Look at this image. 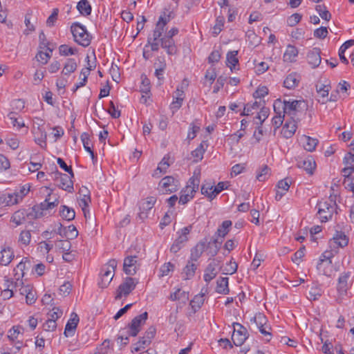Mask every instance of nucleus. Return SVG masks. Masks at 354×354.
<instances>
[{
    "instance_id": "nucleus-1",
    "label": "nucleus",
    "mask_w": 354,
    "mask_h": 354,
    "mask_svg": "<svg viewBox=\"0 0 354 354\" xmlns=\"http://www.w3.org/2000/svg\"><path fill=\"white\" fill-rule=\"evenodd\" d=\"M304 102L301 100H293L292 102L287 100H281L277 99L273 104V108L275 113L292 115L295 111L304 106Z\"/></svg>"
},
{
    "instance_id": "nucleus-2",
    "label": "nucleus",
    "mask_w": 354,
    "mask_h": 354,
    "mask_svg": "<svg viewBox=\"0 0 354 354\" xmlns=\"http://www.w3.org/2000/svg\"><path fill=\"white\" fill-rule=\"evenodd\" d=\"M200 171H194V176L189 178L187 186L181 191L179 203L185 205L189 201L197 192L200 183Z\"/></svg>"
},
{
    "instance_id": "nucleus-3",
    "label": "nucleus",
    "mask_w": 354,
    "mask_h": 354,
    "mask_svg": "<svg viewBox=\"0 0 354 354\" xmlns=\"http://www.w3.org/2000/svg\"><path fill=\"white\" fill-rule=\"evenodd\" d=\"M316 208L317 209L316 218L324 223L332 218L333 214L336 212L337 204L335 201L328 198L325 201H320Z\"/></svg>"
},
{
    "instance_id": "nucleus-4",
    "label": "nucleus",
    "mask_w": 354,
    "mask_h": 354,
    "mask_svg": "<svg viewBox=\"0 0 354 354\" xmlns=\"http://www.w3.org/2000/svg\"><path fill=\"white\" fill-rule=\"evenodd\" d=\"M71 30L76 43L84 47L89 46L91 36L84 26L79 23H74L71 27Z\"/></svg>"
},
{
    "instance_id": "nucleus-5",
    "label": "nucleus",
    "mask_w": 354,
    "mask_h": 354,
    "mask_svg": "<svg viewBox=\"0 0 354 354\" xmlns=\"http://www.w3.org/2000/svg\"><path fill=\"white\" fill-rule=\"evenodd\" d=\"M116 267V260L111 259L102 268L100 279L98 282V286L101 288H106L110 284L115 275Z\"/></svg>"
},
{
    "instance_id": "nucleus-6",
    "label": "nucleus",
    "mask_w": 354,
    "mask_h": 354,
    "mask_svg": "<svg viewBox=\"0 0 354 354\" xmlns=\"http://www.w3.org/2000/svg\"><path fill=\"white\" fill-rule=\"evenodd\" d=\"M138 281L132 277H126L116 290L115 299L127 297L136 288Z\"/></svg>"
},
{
    "instance_id": "nucleus-7",
    "label": "nucleus",
    "mask_w": 354,
    "mask_h": 354,
    "mask_svg": "<svg viewBox=\"0 0 354 354\" xmlns=\"http://www.w3.org/2000/svg\"><path fill=\"white\" fill-rule=\"evenodd\" d=\"M180 186L178 180L170 176L164 177L158 185L160 192L165 194L176 192Z\"/></svg>"
},
{
    "instance_id": "nucleus-8",
    "label": "nucleus",
    "mask_w": 354,
    "mask_h": 354,
    "mask_svg": "<svg viewBox=\"0 0 354 354\" xmlns=\"http://www.w3.org/2000/svg\"><path fill=\"white\" fill-rule=\"evenodd\" d=\"M330 254V252H324L317 262V269L323 275L330 276L333 272V263Z\"/></svg>"
},
{
    "instance_id": "nucleus-9",
    "label": "nucleus",
    "mask_w": 354,
    "mask_h": 354,
    "mask_svg": "<svg viewBox=\"0 0 354 354\" xmlns=\"http://www.w3.org/2000/svg\"><path fill=\"white\" fill-rule=\"evenodd\" d=\"M192 228V225H189L181 229L180 231L178 232V236L175 240L170 249L171 252L176 253L182 248L184 243L188 241L187 236L191 232Z\"/></svg>"
},
{
    "instance_id": "nucleus-10",
    "label": "nucleus",
    "mask_w": 354,
    "mask_h": 354,
    "mask_svg": "<svg viewBox=\"0 0 354 354\" xmlns=\"http://www.w3.org/2000/svg\"><path fill=\"white\" fill-rule=\"evenodd\" d=\"M171 12L169 14L164 12L159 17L158 21L156 23V28L152 34L154 40H158L161 37L165 31L166 25L171 21Z\"/></svg>"
},
{
    "instance_id": "nucleus-11",
    "label": "nucleus",
    "mask_w": 354,
    "mask_h": 354,
    "mask_svg": "<svg viewBox=\"0 0 354 354\" xmlns=\"http://www.w3.org/2000/svg\"><path fill=\"white\" fill-rule=\"evenodd\" d=\"M30 266V262L27 258H24L14 269V277L15 279V289L23 284L22 278L24 276V270Z\"/></svg>"
},
{
    "instance_id": "nucleus-12",
    "label": "nucleus",
    "mask_w": 354,
    "mask_h": 354,
    "mask_svg": "<svg viewBox=\"0 0 354 354\" xmlns=\"http://www.w3.org/2000/svg\"><path fill=\"white\" fill-rule=\"evenodd\" d=\"M147 317L148 314L147 312L135 317L129 324V335L133 337L136 336L140 332L141 327L145 324Z\"/></svg>"
},
{
    "instance_id": "nucleus-13",
    "label": "nucleus",
    "mask_w": 354,
    "mask_h": 354,
    "mask_svg": "<svg viewBox=\"0 0 354 354\" xmlns=\"http://www.w3.org/2000/svg\"><path fill=\"white\" fill-rule=\"evenodd\" d=\"M247 330L240 324L236 323L232 335V339L234 344L236 346H241L247 339Z\"/></svg>"
},
{
    "instance_id": "nucleus-14",
    "label": "nucleus",
    "mask_w": 354,
    "mask_h": 354,
    "mask_svg": "<svg viewBox=\"0 0 354 354\" xmlns=\"http://www.w3.org/2000/svg\"><path fill=\"white\" fill-rule=\"evenodd\" d=\"M156 201V198L155 197L149 196L140 202L138 216L141 220H145L148 217L149 214L153 207Z\"/></svg>"
},
{
    "instance_id": "nucleus-15",
    "label": "nucleus",
    "mask_w": 354,
    "mask_h": 354,
    "mask_svg": "<svg viewBox=\"0 0 354 354\" xmlns=\"http://www.w3.org/2000/svg\"><path fill=\"white\" fill-rule=\"evenodd\" d=\"M73 176L61 173H56L55 178L56 180L59 182V187L62 189L68 192H72L73 190V183L71 178Z\"/></svg>"
},
{
    "instance_id": "nucleus-16",
    "label": "nucleus",
    "mask_w": 354,
    "mask_h": 354,
    "mask_svg": "<svg viewBox=\"0 0 354 354\" xmlns=\"http://www.w3.org/2000/svg\"><path fill=\"white\" fill-rule=\"evenodd\" d=\"M139 263L136 256H129L124 259L123 264L124 272L128 275H134L139 268Z\"/></svg>"
},
{
    "instance_id": "nucleus-17",
    "label": "nucleus",
    "mask_w": 354,
    "mask_h": 354,
    "mask_svg": "<svg viewBox=\"0 0 354 354\" xmlns=\"http://www.w3.org/2000/svg\"><path fill=\"white\" fill-rule=\"evenodd\" d=\"M351 272H343L339 277L337 289L339 295H345L350 286Z\"/></svg>"
},
{
    "instance_id": "nucleus-18",
    "label": "nucleus",
    "mask_w": 354,
    "mask_h": 354,
    "mask_svg": "<svg viewBox=\"0 0 354 354\" xmlns=\"http://www.w3.org/2000/svg\"><path fill=\"white\" fill-rule=\"evenodd\" d=\"M291 183L292 180L289 178H286L278 182L275 196V199L277 201H280L282 198V197L288 191Z\"/></svg>"
},
{
    "instance_id": "nucleus-19",
    "label": "nucleus",
    "mask_w": 354,
    "mask_h": 354,
    "mask_svg": "<svg viewBox=\"0 0 354 354\" xmlns=\"http://www.w3.org/2000/svg\"><path fill=\"white\" fill-rule=\"evenodd\" d=\"M219 266V261L214 259L209 263L205 270L203 276L204 280L206 282H209L214 279L218 273L217 268Z\"/></svg>"
},
{
    "instance_id": "nucleus-20",
    "label": "nucleus",
    "mask_w": 354,
    "mask_h": 354,
    "mask_svg": "<svg viewBox=\"0 0 354 354\" xmlns=\"http://www.w3.org/2000/svg\"><path fill=\"white\" fill-rule=\"evenodd\" d=\"M80 319L78 315L73 313L71 315V317L68 321L64 330V335L66 337L73 336L75 333V330L77 328V326L79 323Z\"/></svg>"
},
{
    "instance_id": "nucleus-21",
    "label": "nucleus",
    "mask_w": 354,
    "mask_h": 354,
    "mask_svg": "<svg viewBox=\"0 0 354 354\" xmlns=\"http://www.w3.org/2000/svg\"><path fill=\"white\" fill-rule=\"evenodd\" d=\"M24 191H21V193H12V194H1L2 199L4 201V206H11L15 204H17L19 201L22 200L23 196L26 194H24Z\"/></svg>"
},
{
    "instance_id": "nucleus-22",
    "label": "nucleus",
    "mask_w": 354,
    "mask_h": 354,
    "mask_svg": "<svg viewBox=\"0 0 354 354\" xmlns=\"http://www.w3.org/2000/svg\"><path fill=\"white\" fill-rule=\"evenodd\" d=\"M207 249V240H202L199 241L191 251V259L192 261H196Z\"/></svg>"
},
{
    "instance_id": "nucleus-23",
    "label": "nucleus",
    "mask_w": 354,
    "mask_h": 354,
    "mask_svg": "<svg viewBox=\"0 0 354 354\" xmlns=\"http://www.w3.org/2000/svg\"><path fill=\"white\" fill-rule=\"evenodd\" d=\"M160 46L165 49L168 55H175L177 52V47L174 40L172 38H167L165 37H160Z\"/></svg>"
},
{
    "instance_id": "nucleus-24",
    "label": "nucleus",
    "mask_w": 354,
    "mask_h": 354,
    "mask_svg": "<svg viewBox=\"0 0 354 354\" xmlns=\"http://www.w3.org/2000/svg\"><path fill=\"white\" fill-rule=\"evenodd\" d=\"M14 257V252L11 248L4 247L0 251V264L8 266Z\"/></svg>"
},
{
    "instance_id": "nucleus-25",
    "label": "nucleus",
    "mask_w": 354,
    "mask_h": 354,
    "mask_svg": "<svg viewBox=\"0 0 354 354\" xmlns=\"http://www.w3.org/2000/svg\"><path fill=\"white\" fill-rule=\"evenodd\" d=\"M297 56V49L292 45H288L283 53V60L286 63H292L296 61Z\"/></svg>"
},
{
    "instance_id": "nucleus-26",
    "label": "nucleus",
    "mask_w": 354,
    "mask_h": 354,
    "mask_svg": "<svg viewBox=\"0 0 354 354\" xmlns=\"http://www.w3.org/2000/svg\"><path fill=\"white\" fill-rule=\"evenodd\" d=\"M170 166L169 157L165 156L159 162L157 169L152 176L155 178H160L162 174H165Z\"/></svg>"
},
{
    "instance_id": "nucleus-27",
    "label": "nucleus",
    "mask_w": 354,
    "mask_h": 354,
    "mask_svg": "<svg viewBox=\"0 0 354 354\" xmlns=\"http://www.w3.org/2000/svg\"><path fill=\"white\" fill-rule=\"evenodd\" d=\"M300 79V76L297 73H290L284 80L283 86L288 89H293L298 86Z\"/></svg>"
},
{
    "instance_id": "nucleus-28",
    "label": "nucleus",
    "mask_w": 354,
    "mask_h": 354,
    "mask_svg": "<svg viewBox=\"0 0 354 354\" xmlns=\"http://www.w3.org/2000/svg\"><path fill=\"white\" fill-rule=\"evenodd\" d=\"M296 129L297 126L295 120L286 121L281 129V134L283 137L288 138L293 136Z\"/></svg>"
},
{
    "instance_id": "nucleus-29",
    "label": "nucleus",
    "mask_w": 354,
    "mask_h": 354,
    "mask_svg": "<svg viewBox=\"0 0 354 354\" xmlns=\"http://www.w3.org/2000/svg\"><path fill=\"white\" fill-rule=\"evenodd\" d=\"M228 280V277H221L217 280L216 290L218 293L223 295L229 293Z\"/></svg>"
},
{
    "instance_id": "nucleus-30",
    "label": "nucleus",
    "mask_w": 354,
    "mask_h": 354,
    "mask_svg": "<svg viewBox=\"0 0 354 354\" xmlns=\"http://www.w3.org/2000/svg\"><path fill=\"white\" fill-rule=\"evenodd\" d=\"M77 68V64L74 59L69 58L67 59L62 73L64 75H69L71 73H74Z\"/></svg>"
},
{
    "instance_id": "nucleus-31",
    "label": "nucleus",
    "mask_w": 354,
    "mask_h": 354,
    "mask_svg": "<svg viewBox=\"0 0 354 354\" xmlns=\"http://www.w3.org/2000/svg\"><path fill=\"white\" fill-rule=\"evenodd\" d=\"M333 241L341 248L346 246L348 243V238L342 232L337 231L333 237Z\"/></svg>"
},
{
    "instance_id": "nucleus-32",
    "label": "nucleus",
    "mask_w": 354,
    "mask_h": 354,
    "mask_svg": "<svg viewBox=\"0 0 354 354\" xmlns=\"http://www.w3.org/2000/svg\"><path fill=\"white\" fill-rule=\"evenodd\" d=\"M54 247L57 250L60 252H66L70 250L71 245L68 240H59L57 238L55 239Z\"/></svg>"
},
{
    "instance_id": "nucleus-33",
    "label": "nucleus",
    "mask_w": 354,
    "mask_h": 354,
    "mask_svg": "<svg viewBox=\"0 0 354 354\" xmlns=\"http://www.w3.org/2000/svg\"><path fill=\"white\" fill-rule=\"evenodd\" d=\"M24 328L19 326H14L12 328H10L8 332V338L12 342H15L16 340H19V337L20 335H23Z\"/></svg>"
},
{
    "instance_id": "nucleus-34",
    "label": "nucleus",
    "mask_w": 354,
    "mask_h": 354,
    "mask_svg": "<svg viewBox=\"0 0 354 354\" xmlns=\"http://www.w3.org/2000/svg\"><path fill=\"white\" fill-rule=\"evenodd\" d=\"M169 299L172 301L181 300L183 303H185L189 299V296L185 291L177 288L174 292L171 293Z\"/></svg>"
},
{
    "instance_id": "nucleus-35",
    "label": "nucleus",
    "mask_w": 354,
    "mask_h": 354,
    "mask_svg": "<svg viewBox=\"0 0 354 354\" xmlns=\"http://www.w3.org/2000/svg\"><path fill=\"white\" fill-rule=\"evenodd\" d=\"M77 9L83 15H91L92 8L88 0H80L77 5Z\"/></svg>"
},
{
    "instance_id": "nucleus-36",
    "label": "nucleus",
    "mask_w": 354,
    "mask_h": 354,
    "mask_svg": "<svg viewBox=\"0 0 354 354\" xmlns=\"http://www.w3.org/2000/svg\"><path fill=\"white\" fill-rule=\"evenodd\" d=\"M315 10L318 12L322 19L328 21L331 19V14L329 12L324 3L316 5Z\"/></svg>"
},
{
    "instance_id": "nucleus-37",
    "label": "nucleus",
    "mask_w": 354,
    "mask_h": 354,
    "mask_svg": "<svg viewBox=\"0 0 354 354\" xmlns=\"http://www.w3.org/2000/svg\"><path fill=\"white\" fill-rule=\"evenodd\" d=\"M60 215L63 218L69 221L75 218V212L73 208H70L66 205H62L60 209Z\"/></svg>"
},
{
    "instance_id": "nucleus-38",
    "label": "nucleus",
    "mask_w": 354,
    "mask_h": 354,
    "mask_svg": "<svg viewBox=\"0 0 354 354\" xmlns=\"http://www.w3.org/2000/svg\"><path fill=\"white\" fill-rule=\"evenodd\" d=\"M26 215L24 210L16 211L12 216L10 221L14 223L16 226L20 225L25 222Z\"/></svg>"
},
{
    "instance_id": "nucleus-39",
    "label": "nucleus",
    "mask_w": 354,
    "mask_h": 354,
    "mask_svg": "<svg viewBox=\"0 0 354 354\" xmlns=\"http://www.w3.org/2000/svg\"><path fill=\"white\" fill-rule=\"evenodd\" d=\"M90 71L91 68H84L82 69L80 75V78L81 79V81L75 85V88L73 90L74 92H75L79 88L82 87L86 84L88 76L90 74Z\"/></svg>"
},
{
    "instance_id": "nucleus-40",
    "label": "nucleus",
    "mask_w": 354,
    "mask_h": 354,
    "mask_svg": "<svg viewBox=\"0 0 354 354\" xmlns=\"http://www.w3.org/2000/svg\"><path fill=\"white\" fill-rule=\"evenodd\" d=\"M81 140L85 150L91 154V158L93 160L95 158V156L93 151L91 149V142L89 135L87 133H83L81 135Z\"/></svg>"
},
{
    "instance_id": "nucleus-41",
    "label": "nucleus",
    "mask_w": 354,
    "mask_h": 354,
    "mask_svg": "<svg viewBox=\"0 0 354 354\" xmlns=\"http://www.w3.org/2000/svg\"><path fill=\"white\" fill-rule=\"evenodd\" d=\"M196 268H197L196 264H195L192 261L188 262V263L185 267L183 272V274H184V276H183L184 279H189L192 278L194 275Z\"/></svg>"
},
{
    "instance_id": "nucleus-42",
    "label": "nucleus",
    "mask_w": 354,
    "mask_h": 354,
    "mask_svg": "<svg viewBox=\"0 0 354 354\" xmlns=\"http://www.w3.org/2000/svg\"><path fill=\"white\" fill-rule=\"evenodd\" d=\"M297 166L303 169L307 174H310V161L308 156H298L297 158Z\"/></svg>"
},
{
    "instance_id": "nucleus-43",
    "label": "nucleus",
    "mask_w": 354,
    "mask_h": 354,
    "mask_svg": "<svg viewBox=\"0 0 354 354\" xmlns=\"http://www.w3.org/2000/svg\"><path fill=\"white\" fill-rule=\"evenodd\" d=\"M320 53L319 48H314L311 50V67L315 68L320 64L322 61Z\"/></svg>"
},
{
    "instance_id": "nucleus-44",
    "label": "nucleus",
    "mask_w": 354,
    "mask_h": 354,
    "mask_svg": "<svg viewBox=\"0 0 354 354\" xmlns=\"http://www.w3.org/2000/svg\"><path fill=\"white\" fill-rule=\"evenodd\" d=\"M237 55V50L230 51L227 54V65L231 70H232V67H235V66L239 63Z\"/></svg>"
},
{
    "instance_id": "nucleus-45",
    "label": "nucleus",
    "mask_w": 354,
    "mask_h": 354,
    "mask_svg": "<svg viewBox=\"0 0 354 354\" xmlns=\"http://www.w3.org/2000/svg\"><path fill=\"white\" fill-rule=\"evenodd\" d=\"M232 226V221L227 220L222 223L221 225L217 230L216 234L218 236L222 238L225 237L230 231V228Z\"/></svg>"
},
{
    "instance_id": "nucleus-46",
    "label": "nucleus",
    "mask_w": 354,
    "mask_h": 354,
    "mask_svg": "<svg viewBox=\"0 0 354 354\" xmlns=\"http://www.w3.org/2000/svg\"><path fill=\"white\" fill-rule=\"evenodd\" d=\"M51 53L52 49H50L49 47H47L46 51H39L36 55V58L37 61L41 62L42 64H46L51 57Z\"/></svg>"
},
{
    "instance_id": "nucleus-47",
    "label": "nucleus",
    "mask_w": 354,
    "mask_h": 354,
    "mask_svg": "<svg viewBox=\"0 0 354 354\" xmlns=\"http://www.w3.org/2000/svg\"><path fill=\"white\" fill-rule=\"evenodd\" d=\"M221 242H219L218 239H215L212 243L207 242V254L210 257H214L218 253L220 245Z\"/></svg>"
},
{
    "instance_id": "nucleus-48",
    "label": "nucleus",
    "mask_w": 354,
    "mask_h": 354,
    "mask_svg": "<svg viewBox=\"0 0 354 354\" xmlns=\"http://www.w3.org/2000/svg\"><path fill=\"white\" fill-rule=\"evenodd\" d=\"M261 106V102L255 101L252 104H247L245 105L243 112L241 113L242 115H249L250 114H253L254 110H257Z\"/></svg>"
},
{
    "instance_id": "nucleus-49",
    "label": "nucleus",
    "mask_w": 354,
    "mask_h": 354,
    "mask_svg": "<svg viewBox=\"0 0 354 354\" xmlns=\"http://www.w3.org/2000/svg\"><path fill=\"white\" fill-rule=\"evenodd\" d=\"M59 52L61 55L68 56L76 54L77 50L66 44H62L59 47Z\"/></svg>"
},
{
    "instance_id": "nucleus-50",
    "label": "nucleus",
    "mask_w": 354,
    "mask_h": 354,
    "mask_svg": "<svg viewBox=\"0 0 354 354\" xmlns=\"http://www.w3.org/2000/svg\"><path fill=\"white\" fill-rule=\"evenodd\" d=\"M251 322H253L255 324L257 328H259L260 327H263L268 324V321H267L266 316H264L261 313L257 314L251 319Z\"/></svg>"
},
{
    "instance_id": "nucleus-51",
    "label": "nucleus",
    "mask_w": 354,
    "mask_h": 354,
    "mask_svg": "<svg viewBox=\"0 0 354 354\" xmlns=\"http://www.w3.org/2000/svg\"><path fill=\"white\" fill-rule=\"evenodd\" d=\"M31 240V233L30 230H23L21 232L18 241L24 245L30 244Z\"/></svg>"
},
{
    "instance_id": "nucleus-52",
    "label": "nucleus",
    "mask_w": 354,
    "mask_h": 354,
    "mask_svg": "<svg viewBox=\"0 0 354 354\" xmlns=\"http://www.w3.org/2000/svg\"><path fill=\"white\" fill-rule=\"evenodd\" d=\"M91 202L90 196L86 194H84L82 197L79 200V205L81 207L84 212V216L86 217L87 207Z\"/></svg>"
},
{
    "instance_id": "nucleus-53",
    "label": "nucleus",
    "mask_w": 354,
    "mask_h": 354,
    "mask_svg": "<svg viewBox=\"0 0 354 354\" xmlns=\"http://www.w3.org/2000/svg\"><path fill=\"white\" fill-rule=\"evenodd\" d=\"M205 149L203 145L201 143L195 150L192 152V156L194 158V161L198 162L202 160Z\"/></svg>"
},
{
    "instance_id": "nucleus-54",
    "label": "nucleus",
    "mask_w": 354,
    "mask_h": 354,
    "mask_svg": "<svg viewBox=\"0 0 354 354\" xmlns=\"http://www.w3.org/2000/svg\"><path fill=\"white\" fill-rule=\"evenodd\" d=\"M54 247V241L48 240L41 241L39 243V248L41 251L45 253H48Z\"/></svg>"
},
{
    "instance_id": "nucleus-55",
    "label": "nucleus",
    "mask_w": 354,
    "mask_h": 354,
    "mask_svg": "<svg viewBox=\"0 0 354 354\" xmlns=\"http://www.w3.org/2000/svg\"><path fill=\"white\" fill-rule=\"evenodd\" d=\"M237 264L235 261H230L226 266L224 267L223 273L225 274H232L236 272L237 270Z\"/></svg>"
},
{
    "instance_id": "nucleus-56",
    "label": "nucleus",
    "mask_w": 354,
    "mask_h": 354,
    "mask_svg": "<svg viewBox=\"0 0 354 354\" xmlns=\"http://www.w3.org/2000/svg\"><path fill=\"white\" fill-rule=\"evenodd\" d=\"M345 167L350 168L354 171V155L351 153H347L343 160Z\"/></svg>"
},
{
    "instance_id": "nucleus-57",
    "label": "nucleus",
    "mask_w": 354,
    "mask_h": 354,
    "mask_svg": "<svg viewBox=\"0 0 354 354\" xmlns=\"http://www.w3.org/2000/svg\"><path fill=\"white\" fill-rule=\"evenodd\" d=\"M259 330L260 331V333L264 335L265 337V339L267 341V342H269L271 338H272V328L270 327V326L268 324L267 325L263 326V327H260L258 328Z\"/></svg>"
},
{
    "instance_id": "nucleus-58",
    "label": "nucleus",
    "mask_w": 354,
    "mask_h": 354,
    "mask_svg": "<svg viewBox=\"0 0 354 354\" xmlns=\"http://www.w3.org/2000/svg\"><path fill=\"white\" fill-rule=\"evenodd\" d=\"M269 115V109L267 108H262L260 111V112L258 113V115L256 117V119H258L259 122H256L257 124L261 125L262 123L266 120V119Z\"/></svg>"
},
{
    "instance_id": "nucleus-59",
    "label": "nucleus",
    "mask_w": 354,
    "mask_h": 354,
    "mask_svg": "<svg viewBox=\"0 0 354 354\" xmlns=\"http://www.w3.org/2000/svg\"><path fill=\"white\" fill-rule=\"evenodd\" d=\"M269 171L270 169L268 166H263V167L261 169V171L257 175V179L261 182L265 181L269 176Z\"/></svg>"
},
{
    "instance_id": "nucleus-60",
    "label": "nucleus",
    "mask_w": 354,
    "mask_h": 354,
    "mask_svg": "<svg viewBox=\"0 0 354 354\" xmlns=\"http://www.w3.org/2000/svg\"><path fill=\"white\" fill-rule=\"evenodd\" d=\"M205 292L196 295L194 298L191 301V305L193 308H200L204 302Z\"/></svg>"
},
{
    "instance_id": "nucleus-61",
    "label": "nucleus",
    "mask_w": 354,
    "mask_h": 354,
    "mask_svg": "<svg viewBox=\"0 0 354 354\" xmlns=\"http://www.w3.org/2000/svg\"><path fill=\"white\" fill-rule=\"evenodd\" d=\"M174 269V266L170 262L163 264L160 269L161 276L164 277L168 275L169 272H173Z\"/></svg>"
},
{
    "instance_id": "nucleus-62",
    "label": "nucleus",
    "mask_w": 354,
    "mask_h": 354,
    "mask_svg": "<svg viewBox=\"0 0 354 354\" xmlns=\"http://www.w3.org/2000/svg\"><path fill=\"white\" fill-rule=\"evenodd\" d=\"M306 250V248L304 246L301 247L294 254L293 257L292 258V260L294 263L299 264L301 261L302 260V258L304 257V252Z\"/></svg>"
},
{
    "instance_id": "nucleus-63",
    "label": "nucleus",
    "mask_w": 354,
    "mask_h": 354,
    "mask_svg": "<svg viewBox=\"0 0 354 354\" xmlns=\"http://www.w3.org/2000/svg\"><path fill=\"white\" fill-rule=\"evenodd\" d=\"M301 16L298 13H295L289 17L287 19V24L289 26H296L301 20Z\"/></svg>"
},
{
    "instance_id": "nucleus-64",
    "label": "nucleus",
    "mask_w": 354,
    "mask_h": 354,
    "mask_svg": "<svg viewBox=\"0 0 354 354\" xmlns=\"http://www.w3.org/2000/svg\"><path fill=\"white\" fill-rule=\"evenodd\" d=\"M343 183L345 188L352 192L354 196V177H348V178H344Z\"/></svg>"
}]
</instances>
